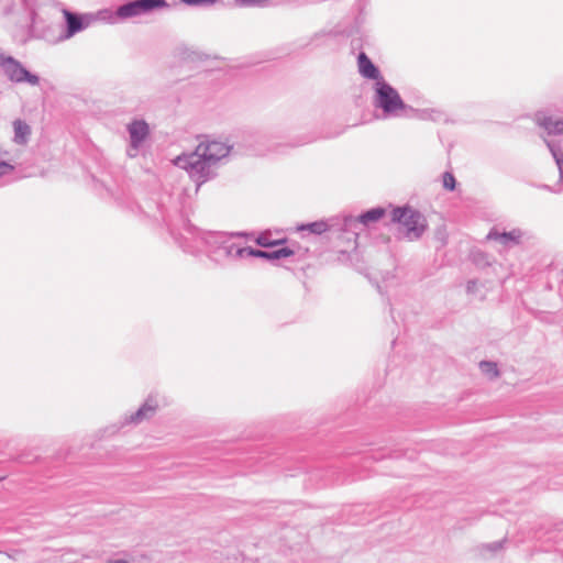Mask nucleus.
<instances>
[{"instance_id":"1","label":"nucleus","mask_w":563,"mask_h":563,"mask_svg":"<svg viewBox=\"0 0 563 563\" xmlns=\"http://www.w3.org/2000/svg\"><path fill=\"white\" fill-rule=\"evenodd\" d=\"M175 165L187 170L190 178L197 183L198 187L202 185L209 176V162L197 151L190 154L177 156Z\"/></svg>"},{"instance_id":"2","label":"nucleus","mask_w":563,"mask_h":563,"mask_svg":"<svg viewBox=\"0 0 563 563\" xmlns=\"http://www.w3.org/2000/svg\"><path fill=\"white\" fill-rule=\"evenodd\" d=\"M391 218L394 222L402 224L409 240L419 238L426 229V219L410 207L394 209Z\"/></svg>"},{"instance_id":"3","label":"nucleus","mask_w":563,"mask_h":563,"mask_svg":"<svg viewBox=\"0 0 563 563\" xmlns=\"http://www.w3.org/2000/svg\"><path fill=\"white\" fill-rule=\"evenodd\" d=\"M376 103L386 113L396 112L405 108L399 93L386 82L376 84Z\"/></svg>"},{"instance_id":"4","label":"nucleus","mask_w":563,"mask_h":563,"mask_svg":"<svg viewBox=\"0 0 563 563\" xmlns=\"http://www.w3.org/2000/svg\"><path fill=\"white\" fill-rule=\"evenodd\" d=\"M168 4L165 0H135L126 3L118 9L120 18H132L153 10L166 8Z\"/></svg>"},{"instance_id":"5","label":"nucleus","mask_w":563,"mask_h":563,"mask_svg":"<svg viewBox=\"0 0 563 563\" xmlns=\"http://www.w3.org/2000/svg\"><path fill=\"white\" fill-rule=\"evenodd\" d=\"M196 151L209 163L225 157L229 154V146L219 141L201 142Z\"/></svg>"},{"instance_id":"6","label":"nucleus","mask_w":563,"mask_h":563,"mask_svg":"<svg viewBox=\"0 0 563 563\" xmlns=\"http://www.w3.org/2000/svg\"><path fill=\"white\" fill-rule=\"evenodd\" d=\"M5 75L12 80L16 82L27 81L31 85H37L38 78L35 75L30 74L25 68H23L18 62L13 58L5 59Z\"/></svg>"},{"instance_id":"7","label":"nucleus","mask_w":563,"mask_h":563,"mask_svg":"<svg viewBox=\"0 0 563 563\" xmlns=\"http://www.w3.org/2000/svg\"><path fill=\"white\" fill-rule=\"evenodd\" d=\"M131 142L134 146L145 140L148 134V126L144 121H134L129 125Z\"/></svg>"},{"instance_id":"8","label":"nucleus","mask_w":563,"mask_h":563,"mask_svg":"<svg viewBox=\"0 0 563 563\" xmlns=\"http://www.w3.org/2000/svg\"><path fill=\"white\" fill-rule=\"evenodd\" d=\"M358 63V70L362 74V76L371 79H377L379 76V73L377 68L374 66V64L371 62V59L367 57L365 53H361L357 58Z\"/></svg>"},{"instance_id":"9","label":"nucleus","mask_w":563,"mask_h":563,"mask_svg":"<svg viewBox=\"0 0 563 563\" xmlns=\"http://www.w3.org/2000/svg\"><path fill=\"white\" fill-rule=\"evenodd\" d=\"M489 240L497 241L504 245L508 243H518L520 239V232L518 230H514L510 232H498L497 230H493L488 234Z\"/></svg>"},{"instance_id":"10","label":"nucleus","mask_w":563,"mask_h":563,"mask_svg":"<svg viewBox=\"0 0 563 563\" xmlns=\"http://www.w3.org/2000/svg\"><path fill=\"white\" fill-rule=\"evenodd\" d=\"M64 15L67 21V36H73L75 33L79 32L82 29L81 20L78 15L64 11Z\"/></svg>"},{"instance_id":"11","label":"nucleus","mask_w":563,"mask_h":563,"mask_svg":"<svg viewBox=\"0 0 563 563\" xmlns=\"http://www.w3.org/2000/svg\"><path fill=\"white\" fill-rule=\"evenodd\" d=\"M329 229L330 225L325 220H319L298 227L299 231H309L310 233L318 235L325 233Z\"/></svg>"},{"instance_id":"12","label":"nucleus","mask_w":563,"mask_h":563,"mask_svg":"<svg viewBox=\"0 0 563 563\" xmlns=\"http://www.w3.org/2000/svg\"><path fill=\"white\" fill-rule=\"evenodd\" d=\"M539 123L548 131L549 134H563V120L544 118L540 120Z\"/></svg>"},{"instance_id":"13","label":"nucleus","mask_w":563,"mask_h":563,"mask_svg":"<svg viewBox=\"0 0 563 563\" xmlns=\"http://www.w3.org/2000/svg\"><path fill=\"white\" fill-rule=\"evenodd\" d=\"M14 140L15 142L18 143H25L29 134H30V128L26 123L20 121V120H16L14 122Z\"/></svg>"},{"instance_id":"14","label":"nucleus","mask_w":563,"mask_h":563,"mask_svg":"<svg viewBox=\"0 0 563 563\" xmlns=\"http://www.w3.org/2000/svg\"><path fill=\"white\" fill-rule=\"evenodd\" d=\"M481 372L489 379H495L499 376V369L496 363L494 362H481L479 363Z\"/></svg>"},{"instance_id":"15","label":"nucleus","mask_w":563,"mask_h":563,"mask_svg":"<svg viewBox=\"0 0 563 563\" xmlns=\"http://www.w3.org/2000/svg\"><path fill=\"white\" fill-rule=\"evenodd\" d=\"M385 210L382 208L372 209L360 217V221L364 224L374 222L383 218Z\"/></svg>"},{"instance_id":"16","label":"nucleus","mask_w":563,"mask_h":563,"mask_svg":"<svg viewBox=\"0 0 563 563\" xmlns=\"http://www.w3.org/2000/svg\"><path fill=\"white\" fill-rule=\"evenodd\" d=\"M285 239L279 240H271L268 233H261L256 239L255 242L257 245L263 247H273L276 245H280L285 243Z\"/></svg>"},{"instance_id":"17","label":"nucleus","mask_w":563,"mask_h":563,"mask_svg":"<svg viewBox=\"0 0 563 563\" xmlns=\"http://www.w3.org/2000/svg\"><path fill=\"white\" fill-rule=\"evenodd\" d=\"M239 256H253V257H261L268 260V252L261 251V250H254L251 247L240 249L238 251Z\"/></svg>"},{"instance_id":"18","label":"nucleus","mask_w":563,"mask_h":563,"mask_svg":"<svg viewBox=\"0 0 563 563\" xmlns=\"http://www.w3.org/2000/svg\"><path fill=\"white\" fill-rule=\"evenodd\" d=\"M155 410H156V406L151 405V404H145L142 408H140V410L135 413V416L132 417V419L134 421L142 420V419L147 418L148 416L153 415Z\"/></svg>"},{"instance_id":"19","label":"nucleus","mask_w":563,"mask_h":563,"mask_svg":"<svg viewBox=\"0 0 563 563\" xmlns=\"http://www.w3.org/2000/svg\"><path fill=\"white\" fill-rule=\"evenodd\" d=\"M294 251L289 247H282L274 252H268V260H278L284 257H289L294 255Z\"/></svg>"},{"instance_id":"20","label":"nucleus","mask_w":563,"mask_h":563,"mask_svg":"<svg viewBox=\"0 0 563 563\" xmlns=\"http://www.w3.org/2000/svg\"><path fill=\"white\" fill-rule=\"evenodd\" d=\"M443 187L449 190H453L455 188V178L453 174L445 173L443 175Z\"/></svg>"},{"instance_id":"21","label":"nucleus","mask_w":563,"mask_h":563,"mask_svg":"<svg viewBox=\"0 0 563 563\" xmlns=\"http://www.w3.org/2000/svg\"><path fill=\"white\" fill-rule=\"evenodd\" d=\"M183 3L188 5H201V4H212L218 0H180Z\"/></svg>"},{"instance_id":"22","label":"nucleus","mask_w":563,"mask_h":563,"mask_svg":"<svg viewBox=\"0 0 563 563\" xmlns=\"http://www.w3.org/2000/svg\"><path fill=\"white\" fill-rule=\"evenodd\" d=\"M13 170V166L8 164V163H4V162H1L0 163V176H3L10 172Z\"/></svg>"},{"instance_id":"23","label":"nucleus","mask_w":563,"mask_h":563,"mask_svg":"<svg viewBox=\"0 0 563 563\" xmlns=\"http://www.w3.org/2000/svg\"><path fill=\"white\" fill-rule=\"evenodd\" d=\"M7 58H8V57H5V56H3V55H1V54H0V65H1V66H3V68H5V64H7L5 59H7Z\"/></svg>"},{"instance_id":"24","label":"nucleus","mask_w":563,"mask_h":563,"mask_svg":"<svg viewBox=\"0 0 563 563\" xmlns=\"http://www.w3.org/2000/svg\"><path fill=\"white\" fill-rule=\"evenodd\" d=\"M108 563H130V562L119 559V560H110V561H108Z\"/></svg>"},{"instance_id":"25","label":"nucleus","mask_w":563,"mask_h":563,"mask_svg":"<svg viewBox=\"0 0 563 563\" xmlns=\"http://www.w3.org/2000/svg\"><path fill=\"white\" fill-rule=\"evenodd\" d=\"M474 286H476V283H470L467 285V291H471Z\"/></svg>"},{"instance_id":"26","label":"nucleus","mask_w":563,"mask_h":563,"mask_svg":"<svg viewBox=\"0 0 563 563\" xmlns=\"http://www.w3.org/2000/svg\"><path fill=\"white\" fill-rule=\"evenodd\" d=\"M5 478H7V476H5V475H1V476H0V482L4 481Z\"/></svg>"}]
</instances>
